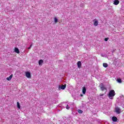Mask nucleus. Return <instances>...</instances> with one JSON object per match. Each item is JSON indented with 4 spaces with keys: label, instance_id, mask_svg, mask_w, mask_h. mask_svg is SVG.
I'll return each mask as SVG.
<instances>
[{
    "label": "nucleus",
    "instance_id": "f257e3e1",
    "mask_svg": "<svg viewBox=\"0 0 124 124\" xmlns=\"http://www.w3.org/2000/svg\"><path fill=\"white\" fill-rule=\"evenodd\" d=\"M108 97L110 99H113V96H115V91L111 90L108 93Z\"/></svg>",
    "mask_w": 124,
    "mask_h": 124
},
{
    "label": "nucleus",
    "instance_id": "f03ea898",
    "mask_svg": "<svg viewBox=\"0 0 124 124\" xmlns=\"http://www.w3.org/2000/svg\"><path fill=\"white\" fill-rule=\"evenodd\" d=\"M115 112L116 113V114H121L122 109L120 108L117 107L115 108Z\"/></svg>",
    "mask_w": 124,
    "mask_h": 124
},
{
    "label": "nucleus",
    "instance_id": "7ed1b4c3",
    "mask_svg": "<svg viewBox=\"0 0 124 124\" xmlns=\"http://www.w3.org/2000/svg\"><path fill=\"white\" fill-rule=\"evenodd\" d=\"M66 88V84L62 85V86L59 85L58 88V90L61 91V90H64Z\"/></svg>",
    "mask_w": 124,
    "mask_h": 124
},
{
    "label": "nucleus",
    "instance_id": "20e7f679",
    "mask_svg": "<svg viewBox=\"0 0 124 124\" xmlns=\"http://www.w3.org/2000/svg\"><path fill=\"white\" fill-rule=\"evenodd\" d=\"M93 22L94 26H95V27H97V26H98V20L94 19Z\"/></svg>",
    "mask_w": 124,
    "mask_h": 124
},
{
    "label": "nucleus",
    "instance_id": "39448f33",
    "mask_svg": "<svg viewBox=\"0 0 124 124\" xmlns=\"http://www.w3.org/2000/svg\"><path fill=\"white\" fill-rule=\"evenodd\" d=\"M25 75L27 78H31V73L29 72H27L25 73Z\"/></svg>",
    "mask_w": 124,
    "mask_h": 124
},
{
    "label": "nucleus",
    "instance_id": "423d86ee",
    "mask_svg": "<svg viewBox=\"0 0 124 124\" xmlns=\"http://www.w3.org/2000/svg\"><path fill=\"white\" fill-rule=\"evenodd\" d=\"M113 4H114L115 5H118V4L120 3V1H119V0H114L113 1Z\"/></svg>",
    "mask_w": 124,
    "mask_h": 124
},
{
    "label": "nucleus",
    "instance_id": "0eeeda50",
    "mask_svg": "<svg viewBox=\"0 0 124 124\" xmlns=\"http://www.w3.org/2000/svg\"><path fill=\"white\" fill-rule=\"evenodd\" d=\"M15 53H16L17 54H19L20 53V50H19V48L17 47L15 48Z\"/></svg>",
    "mask_w": 124,
    "mask_h": 124
},
{
    "label": "nucleus",
    "instance_id": "6e6552de",
    "mask_svg": "<svg viewBox=\"0 0 124 124\" xmlns=\"http://www.w3.org/2000/svg\"><path fill=\"white\" fill-rule=\"evenodd\" d=\"M112 120L113 121V122H117V121H118V118H117V117L115 116H113L112 118Z\"/></svg>",
    "mask_w": 124,
    "mask_h": 124
},
{
    "label": "nucleus",
    "instance_id": "1a4fd4ad",
    "mask_svg": "<svg viewBox=\"0 0 124 124\" xmlns=\"http://www.w3.org/2000/svg\"><path fill=\"white\" fill-rule=\"evenodd\" d=\"M12 77H13V74L11 75L9 77L7 78L6 79L8 80V81H10L11 79H12Z\"/></svg>",
    "mask_w": 124,
    "mask_h": 124
},
{
    "label": "nucleus",
    "instance_id": "9d476101",
    "mask_svg": "<svg viewBox=\"0 0 124 124\" xmlns=\"http://www.w3.org/2000/svg\"><path fill=\"white\" fill-rule=\"evenodd\" d=\"M100 88H101V91H104L105 90H106V88L103 85H100Z\"/></svg>",
    "mask_w": 124,
    "mask_h": 124
},
{
    "label": "nucleus",
    "instance_id": "9b49d317",
    "mask_svg": "<svg viewBox=\"0 0 124 124\" xmlns=\"http://www.w3.org/2000/svg\"><path fill=\"white\" fill-rule=\"evenodd\" d=\"M64 105L66 106V109H67V110L69 109V108H70L69 105H68V104H67V103H64Z\"/></svg>",
    "mask_w": 124,
    "mask_h": 124
},
{
    "label": "nucleus",
    "instance_id": "f8f14e48",
    "mask_svg": "<svg viewBox=\"0 0 124 124\" xmlns=\"http://www.w3.org/2000/svg\"><path fill=\"white\" fill-rule=\"evenodd\" d=\"M44 62L43 60H40L39 61V65H42V63H43Z\"/></svg>",
    "mask_w": 124,
    "mask_h": 124
},
{
    "label": "nucleus",
    "instance_id": "ddd939ff",
    "mask_svg": "<svg viewBox=\"0 0 124 124\" xmlns=\"http://www.w3.org/2000/svg\"><path fill=\"white\" fill-rule=\"evenodd\" d=\"M81 65H82V64L81 63V62L78 61V68H80V67H81Z\"/></svg>",
    "mask_w": 124,
    "mask_h": 124
},
{
    "label": "nucleus",
    "instance_id": "4468645a",
    "mask_svg": "<svg viewBox=\"0 0 124 124\" xmlns=\"http://www.w3.org/2000/svg\"><path fill=\"white\" fill-rule=\"evenodd\" d=\"M86 87H83L82 89V93H83V94H85L86 93Z\"/></svg>",
    "mask_w": 124,
    "mask_h": 124
},
{
    "label": "nucleus",
    "instance_id": "2eb2a0df",
    "mask_svg": "<svg viewBox=\"0 0 124 124\" xmlns=\"http://www.w3.org/2000/svg\"><path fill=\"white\" fill-rule=\"evenodd\" d=\"M54 23H55V24L58 23V19L57 18V17H55L54 18Z\"/></svg>",
    "mask_w": 124,
    "mask_h": 124
},
{
    "label": "nucleus",
    "instance_id": "dca6fc26",
    "mask_svg": "<svg viewBox=\"0 0 124 124\" xmlns=\"http://www.w3.org/2000/svg\"><path fill=\"white\" fill-rule=\"evenodd\" d=\"M103 65L104 67H108V64L106 63H103Z\"/></svg>",
    "mask_w": 124,
    "mask_h": 124
},
{
    "label": "nucleus",
    "instance_id": "f3484780",
    "mask_svg": "<svg viewBox=\"0 0 124 124\" xmlns=\"http://www.w3.org/2000/svg\"><path fill=\"white\" fill-rule=\"evenodd\" d=\"M78 112L79 113V114H82L83 113V110L81 109H78Z\"/></svg>",
    "mask_w": 124,
    "mask_h": 124
},
{
    "label": "nucleus",
    "instance_id": "a211bd4d",
    "mask_svg": "<svg viewBox=\"0 0 124 124\" xmlns=\"http://www.w3.org/2000/svg\"><path fill=\"white\" fill-rule=\"evenodd\" d=\"M17 108L18 109H20L21 108V107L20 106V103L18 102H17Z\"/></svg>",
    "mask_w": 124,
    "mask_h": 124
},
{
    "label": "nucleus",
    "instance_id": "6ab92c4d",
    "mask_svg": "<svg viewBox=\"0 0 124 124\" xmlns=\"http://www.w3.org/2000/svg\"><path fill=\"white\" fill-rule=\"evenodd\" d=\"M117 81L118 83H122V79H121L120 78L117 79Z\"/></svg>",
    "mask_w": 124,
    "mask_h": 124
},
{
    "label": "nucleus",
    "instance_id": "aec40b11",
    "mask_svg": "<svg viewBox=\"0 0 124 124\" xmlns=\"http://www.w3.org/2000/svg\"><path fill=\"white\" fill-rule=\"evenodd\" d=\"M101 57H106V55L104 54H101Z\"/></svg>",
    "mask_w": 124,
    "mask_h": 124
},
{
    "label": "nucleus",
    "instance_id": "412c9836",
    "mask_svg": "<svg viewBox=\"0 0 124 124\" xmlns=\"http://www.w3.org/2000/svg\"><path fill=\"white\" fill-rule=\"evenodd\" d=\"M108 39H109V38H106L105 39V41H108Z\"/></svg>",
    "mask_w": 124,
    "mask_h": 124
},
{
    "label": "nucleus",
    "instance_id": "4be33fe9",
    "mask_svg": "<svg viewBox=\"0 0 124 124\" xmlns=\"http://www.w3.org/2000/svg\"><path fill=\"white\" fill-rule=\"evenodd\" d=\"M100 96H103L104 95H103V94H100Z\"/></svg>",
    "mask_w": 124,
    "mask_h": 124
},
{
    "label": "nucleus",
    "instance_id": "5701e85b",
    "mask_svg": "<svg viewBox=\"0 0 124 124\" xmlns=\"http://www.w3.org/2000/svg\"><path fill=\"white\" fill-rule=\"evenodd\" d=\"M32 46V44H31V45L30 46V47L31 48Z\"/></svg>",
    "mask_w": 124,
    "mask_h": 124
},
{
    "label": "nucleus",
    "instance_id": "b1692460",
    "mask_svg": "<svg viewBox=\"0 0 124 124\" xmlns=\"http://www.w3.org/2000/svg\"><path fill=\"white\" fill-rule=\"evenodd\" d=\"M28 49H31V47H28Z\"/></svg>",
    "mask_w": 124,
    "mask_h": 124
}]
</instances>
